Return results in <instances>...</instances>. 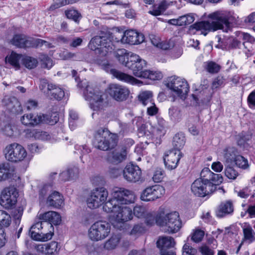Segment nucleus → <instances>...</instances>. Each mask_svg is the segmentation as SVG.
Instances as JSON below:
<instances>
[{
    "instance_id": "nucleus-48",
    "label": "nucleus",
    "mask_w": 255,
    "mask_h": 255,
    "mask_svg": "<svg viewBox=\"0 0 255 255\" xmlns=\"http://www.w3.org/2000/svg\"><path fill=\"white\" fill-rule=\"evenodd\" d=\"M75 2V0H58L53 2L49 7V9L54 10L65 5L73 3Z\"/></svg>"
},
{
    "instance_id": "nucleus-52",
    "label": "nucleus",
    "mask_w": 255,
    "mask_h": 255,
    "mask_svg": "<svg viewBox=\"0 0 255 255\" xmlns=\"http://www.w3.org/2000/svg\"><path fill=\"white\" fill-rule=\"evenodd\" d=\"M165 175L164 171L161 168L156 169L154 171L152 179L153 181L155 183H159L161 182Z\"/></svg>"
},
{
    "instance_id": "nucleus-6",
    "label": "nucleus",
    "mask_w": 255,
    "mask_h": 255,
    "mask_svg": "<svg viewBox=\"0 0 255 255\" xmlns=\"http://www.w3.org/2000/svg\"><path fill=\"white\" fill-rule=\"evenodd\" d=\"M78 86L85 89L83 92L84 97L86 100L89 102L91 109L95 111L102 109L104 98L102 91L94 89L86 81H82L78 84Z\"/></svg>"
},
{
    "instance_id": "nucleus-3",
    "label": "nucleus",
    "mask_w": 255,
    "mask_h": 255,
    "mask_svg": "<svg viewBox=\"0 0 255 255\" xmlns=\"http://www.w3.org/2000/svg\"><path fill=\"white\" fill-rule=\"evenodd\" d=\"M208 20L195 22L190 26L189 30L193 33L199 32L206 35L210 31L222 30L228 32L237 23L234 13L231 11L217 10L209 13Z\"/></svg>"
},
{
    "instance_id": "nucleus-49",
    "label": "nucleus",
    "mask_w": 255,
    "mask_h": 255,
    "mask_svg": "<svg viewBox=\"0 0 255 255\" xmlns=\"http://www.w3.org/2000/svg\"><path fill=\"white\" fill-rule=\"evenodd\" d=\"M235 163L239 167L244 169L249 167L247 159L241 155H238L235 160Z\"/></svg>"
},
{
    "instance_id": "nucleus-16",
    "label": "nucleus",
    "mask_w": 255,
    "mask_h": 255,
    "mask_svg": "<svg viewBox=\"0 0 255 255\" xmlns=\"http://www.w3.org/2000/svg\"><path fill=\"white\" fill-rule=\"evenodd\" d=\"M138 64L139 65L137 69L134 70L135 76L151 80H159L162 79L163 75L161 72L144 69L146 66V62L144 60L142 59Z\"/></svg>"
},
{
    "instance_id": "nucleus-8",
    "label": "nucleus",
    "mask_w": 255,
    "mask_h": 255,
    "mask_svg": "<svg viewBox=\"0 0 255 255\" xmlns=\"http://www.w3.org/2000/svg\"><path fill=\"white\" fill-rule=\"evenodd\" d=\"M111 230L110 223L106 221H98L91 226L88 230V236L92 241H102L109 236Z\"/></svg>"
},
{
    "instance_id": "nucleus-58",
    "label": "nucleus",
    "mask_w": 255,
    "mask_h": 255,
    "mask_svg": "<svg viewBox=\"0 0 255 255\" xmlns=\"http://www.w3.org/2000/svg\"><path fill=\"white\" fill-rule=\"evenodd\" d=\"M204 236V231L201 230H197L193 233L191 239L195 243H199L202 241Z\"/></svg>"
},
{
    "instance_id": "nucleus-12",
    "label": "nucleus",
    "mask_w": 255,
    "mask_h": 255,
    "mask_svg": "<svg viewBox=\"0 0 255 255\" xmlns=\"http://www.w3.org/2000/svg\"><path fill=\"white\" fill-rule=\"evenodd\" d=\"M5 158L11 162L23 160L27 156V152L20 144L13 143L7 145L3 150Z\"/></svg>"
},
{
    "instance_id": "nucleus-18",
    "label": "nucleus",
    "mask_w": 255,
    "mask_h": 255,
    "mask_svg": "<svg viewBox=\"0 0 255 255\" xmlns=\"http://www.w3.org/2000/svg\"><path fill=\"white\" fill-rule=\"evenodd\" d=\"M128 153V151L125 147H118L108 152L106 159L109 163L118 165L126 160Z\"/></svg>"
},
{
    "instance_id": "nucleus-40",
    "label": "nucleus",
    "mask_w": 255,
    "mask_h": 255,
    "mask_svg": "<svg viewBox=\"0 0 255 255\" xmlns=\"http://www.w3.org/2000/svg\"><path fill=\"white\" fill-rule=\"evenodd\" d=\"M242 36L244 40L243 45L245 52L251 51L252 48V44L255 42V38L247 33H242Z\"/></svg>"
},
{
    "instance_id": "nucleus-14",
    "label": "nucleus",
    "mask_w": 255,
    "mask_h": 255,
    "mask_svg": "<svg viewBox=\"0 0 255 255\" xmlns=\"http://www.w3.org/2000/svg\"><path fill=\"white\" fill-rule=\"evenodd\" d=\"M22 124L27 126H34L39 124L40 122H43L49 125H54L58 122L57 117H54L53 120H49L47 116H41V115H34L32 114H24L20 119Z\"/></svg>"
},
{
    "instance_id": "nucleus-34",
    "label": "nucleus",
    "mask_w": 255,
    "mask_h": 255,
    "mask_svg": "<svg viewBox=\"0 0 255 255\" xmlns=\"http://www.w3.org/2000/svg\"><path fill=\"white\" fill-rule=\"evenodd\" d=\"M63 202L61 195L57 191H54L50 194L47 200V203L49 206L55 208H59Z\"/></svg>"
},
{
    "instance_id": "nucleus-39",
    "label": "nucleus",
    "mask_w": 255,
    "mask_h": 255,
    "mask_svg": "<svg viewBox=\"0 0 255 255\" xmlns=\"http://www.w3.org/2000/svg\"><path fill=\"white\" fill-rule=\"evenodd\" d=\"M11 223L10 215L4 210H0V229L4 230L7 228Z\"/></svg>"
},
{
    "instance_id": "nucleus-10",
    "label": "nucleus",
    "mask_w": 255,
    "mask_h": 255,
    "mask_svg": "<svg viewBox=\"0 0 255 255\" xmlns=\"http://www.w3.org/2000/svg\"><path fill=\"white\" fill-rule=\"evenodd\" d=\"M116 58L125 67L130 69L134 75V70L138 68L137 64L142 60L138 55L132 52H127L125 49H120L115 54Z\"/></svg>"
},
{
    "instance_id": "nucleus-4",
    "label": "nucleus",
    "mask_w": 255,
    "mask_h": 255,
    "mask_svg": "<svg viewBox=\"0 0 255 255\" xmlns=\"http://www.w3.org/2000/svg\"><path fill=\"white\" fill-rule=\"evenodd\" d=\"M155 222L158 226L164 227L169 233H177L182 227L178 212L172 211L166 213L162 208H159L155 215Z\"/></svg>"
},
{
    "instance_id": "nucleus-62",
    "label": "nucleus",
    "mask_w": 255,
    "mask_h": 255,
    "mask_svg": "<svg viewBox=\"0 0 255 255\" xmlns=\"http://www.w3.org/2000/svg\"><path fill=\"white\" fill-rule=\"evenodd\" d=\"M147 106L148 107L147 108V113L148 115L153 116L158 113V109L156 107L154 102Z\"/></svg>"
},
{
    "instance_id": "nucleus-32",
    "label": "nucleus",
    "mask_w": 255,
    "mask_h": 255,
    "mask_svg": "<svg viewBox=\"0 0 255 255\" xmlns=\"http://www.w3.org/2000/svg\"><path fill=\"white\" fill-rule=\"evenodd\" d=\"M13 172V167L8 162L0 164V181L6 180L11 177Z\"/></svg>"
},
{
    "instance_id": "nucleus-53",
    "label": "nucleus",
    "mask_w": 255,
    "mask_h": 255,
    "mask_svg": "<svg viewBox=\"0 0 255 255\" xmlns=\"http://www.w3.org/2000/svg\"><path fill=\"white\" fill-rule=\"evenodd\" d=\"M206 69L210 73H215L219 72L220 66L213 62H209L206 65Z\"/></svg>"
},
{
    "instance_id": "nucleus-54",
    "label": "nucleus",
    "mask_w": 255,
    "mask_h": 255,
    "mask_svg": "<svg viewBox=\"0 0 255 255\" xmlns=\"http://www.w3.org/2000/svg\"><path fill=\"white\" fill-rule=\"evenodd\" d=\"M34 139L42 140H47L49 138V135L45 131L34 129Z\"/></svg>"
},
{
    "instance_id": "nucleus-60",
    "label": "nucleus",
    "mask_w": 255,
    "mask_h": 255,
    "mask_svg": "<svg viewBox=\"0 0 255 255\" xmlns=\"http://www.w3.org/2000/svg\"><path fill=\"white\" fill-rule=\"evenodd\" d=\"M225 79L222 76H219L216 77L212 83V89L218 88L224 85Z\"/></svg>"
},
{
    "instance_id": "nucleus-42",
    "label": "nucleus",
    "mask_w": 255,
    "mask_h": 255,
    "mask_svg": "<svg viewBox=\"0 0 255 255\" xmlns=\"http://www.w3.org/2000/svg\"><path fill=\"white\" fill-rule=\"evenodd\" d=\"M223 179L221 174H216L212 172L210 178H209L208 184L211 187L213 185V192L216 190L217 186L223 182Z\"/></svg>"
},
{
    "instance_id": "nucleus-57",
    "label": "nucleus",
    "mask_w": 255,
    "mask_h": 255,
    "mask_svg": "<svg viewBox=\"0 0 255 255\" xmlns=\"http://www.w3.org/2000/svg\"><path fill=\"white\" fill-rule=\"evenodd\" d=\"M225 174L227 177L231 179H235L238 175V172L232 167H227Z\"/></svg>"
},
{
    "instance_id": "nucleus-1",
    "label": "nucleus",
    "mask_w": 255,
    "mask_h": 255,
    "mask_svg": "<svg viewBox=\"0 0 255 255\" xmlns=\"http://www.w3.org/2000/svg\"><path fill=\"white\" fill-rule=\"evenodd\" d=\"M134 193L124 188L116 187L113 189L112 198L103 206L107 213H113L115 221L117 223L124 224L133 218L132 210L126 205L134 203Z\"/></svg>"
},
{
    "instance_id": "nucleus-5",
    "label": "nucleus",
    "mask_w": 255,
    "mask_h": 255,
    "mask_svg": "<svg viewBox=\"0 0 255 255\" xmlns=\"http://www.w3.org/2000/svg\"><path fill=\"white\" fill-rule=\"evenodd\" d=\"M118 136L107 128H100L94 134L93 143L97 148L106 151L114 148L117 144Z\"/></svg>"
},
{
    "instance_id": "nucleus-64",
    "label": "nucleus",
    "mask_w": 255,
    "mask_h": 255,
    "mask_svg": "<svg viewBox=\"0 0 255 255\" xmlns=\"http://www.w3.org/2000/svg\"><path fill=\"white\" fill-rule=\"evenodd\" d=\"M248 102L249 107L252 109H255V91H253L249 95Z\"/></svg>"
},
{
    "instance_id": "nucleus-33",
    "label": "nucleus",
    "mask_w": 255,
    "mask_h": 255,
    "mask_svg": "<svg viewBox=\"0 0 255 255\" xmlns=\"http://www.w3.org/2000/svg\"><path fill=\"white\" fill-rule=\"evenodd\" d=\"M78 174V168L76 166H72L69 167L67 170L61 173L59 177L61 180L66 181L77 178Z\"/></svg>"
},
{
    "instance_id": "nucleus-59",
    "label": "nucleus",
    "mask_w": 255,
    "mask_h": 255,
    "mask_svg": "<svg viewBox=\"0 0 255 255\" xmlns=\"http://www.w3.org/2000/svg\"><path fill=\"white\" fill-rule=\"evenodd\" d=\"M197 253L195 249L186 244L183 247L182 255H195Z\"/></svg>"
},
{
    "instance_id": "nucleus-28",
    "label": "nucleus",
    "mask_w": 255,
    "mask_h": 255,
    "mask_svg": "<svg viewBox=\"0 0 255 255\" xmlns=\"http://www.w3.org/2000/svg\"><path fill=\"white\" fill-rule=\"evenodd\" d=\"M203 83V85H201V89L203 91V94H202V92H200L199 95L197 96L195 94H192V95L193 99L197 104H199L200 102L203 103L208 102L211 98L210 93L209 92H207L208 82L204 81Z\"/></svg>"
},
{
    "instance_id": "nucleus-47",
    "label": "nucleus",
    "mask_w": 255,
    "mask_h": 255,
    "mask_svg": "<svg viewBox=\"0 0 255 255\" xmlns=\"http://www.w3.org/2000/svg\"><path fill=\"white\" fill-rule=\"evenodd\" d=\"M46 255H52L57 254L60 250V246L58 243L55 241L51 242L46 244Z\"/></svg>"
},
{
    "instance_id": "nucleus-23",
    "label": "nucleus",
    "mask_w": 255,
    "mask_h": 255,
    "mask_svg": "<svg viewBox=\"0 0 255 255\" xmlns=\"http://www.w3.org/2000/svg\"><path fill=\"white\" fill-rule=\"evenodd\" d=\"M242 228L243 236L241 243L237 249V253H238L244 243L250 244L255 242V232L253 229L251 225L248 223H245L242 226Z\"/></svg>"
},
{
    "instance_id": "nucleus-63",
    "label": "nucleus",
    "mask_w": 255,
    "mask_h": 255,
    "mask_svg": "<svg viewBox=\"0 0 255 255\" xmlns=\"http://www.w3.org/2000/svg\"><path fill=\"white\" fill-rule=\"evenodd\" d=\"M75 149L79 151V153L81 155L87 154L90 152L91 149L86 145L75 146Z\"/></svg>"
},
{
    "instance_id": "nucleus-20",
    "label": "nucleus",
    "mask_w": 255,
    "mask_h": 255,
    "mask_svg": "<svg viewBox=\"0 0 255 255\" xmlns=\"http://www.w3.org/2000/svg\"><path fill=\"white\" fill-rule=\"evenodd\" d=\"M110 95L117 101L126 100L129 94V90L126 87L116 84H111L109 87Z\"/></svg>"
},
{
    "instance_id": "nucleus-27",
    "label": "nucleus",
    "mask_w": 255,
    "mask_h": 255,
    "mask_svg": "<svg viewBox=\"0 0 255 255\" xmlns=\"http://www.w3.org/2000/svg\"><path fill=\"white\" fill-rule=\"evenodd\" d=\"M39 220L53 225H59L61 222V217L59 214L55 211H48L38 215Z\"/></svg>"
},
{
    "instance_id": "nucleus-30",
    "label": "nucleus",
    "mask_w": 255,
    "mask_h": 255,
    "mask_svg": "<svg viewBox=\"0 0 255 255\" xmlns=\"http://www.w3.org/2000/svg\"><path fill=\"white\" fill-rule=\"evenodd\" d=\"M121 237L119 234L113 235L109 239L103 244L104 250L110 251L116 249L119 246Z\"/></svg>"
},
{
    "instance_id": "nucleus-35",
    "label": "nucleus",
    "mask_w": 255,
    "mask_h": 255,
    "mask_svg": "<svg viewBox=\"0 0 255 255\" xmlns=\"http://www.w3.org/2000/svg\"><path fill=\"white\" fill-rule=\"evenodd\" d=\"M175 242L173 238L171 237H164L160 238L157 242V246L161 249H170L174 247Z\"/></svg>"
},
{
    "instance_id": "nucleus-19",
    "label": "nucleus",
    "mask_w": 255,
    "mask_h": 255,
    "mask_svg": "<svg viewBox=\"0 0 255 255\" xmlns=\"http://www.w3.org/2000/svg\"><path fill=\"white\" fill-rule=\"evenodd\" d=\"M122 172L124 179L128 182H136L141 177L140 168L133 164H128Z\"/></svg>"
},
{
    "instance_id": "nucleus-37",
    "label": "nucleus",
    "mask_w": 255,
    "mask_h": 255,
    "mask_svg": "<svg viewBox=\"0 0 255 255\" xmlns=\"http://www.w3.org/2000/svg\"><path fill=\"white\" fill-rule=\"evenodd\" d=\"M138 99L144 106H147L154 102L153 93L150 91H141L138 95Z\"/></svg>"
},
{
    "instance_id": "nucleus-25",
    "label": "nucleus",
    "mask_w": 255,
    "mask_h": 255,
    "mask_svg": "<svg viewBox=\"0 0 255 255\" xmlns=\"http://www.w3.org/2000/svg\"><path fill=\"white\" fill-rule=\"evenodd\" d=\"M234 210L233 203L231 200L222 202L218 206L216 210V215L218 218H223L228 215H232L234 212Z\"/></svg>"
},
{
    "instance_id": "nucleus-55",
    "label": "nucleus",
    "mask_w": 255,
    "mask_h": 255,
    "mask_svg": "<svg viewBox=\"0 0 255 255\" xmlns=\"http://www.w3.org/2000/svg\"><path fill=\"white\" fill-rule=\"evenodd\" d=\"M65 14L68 18L72 19L75 22L79 21L80 13L76 10L70 9L65 11Z\"/></svg>"
},
{
    "instance_id": "nucleus-22",
    "label": "nucleus",
    "mask_w": 255,
    "mask_h": 255,
    "mask_svg": "<svg viewBox=\"0 0 255 255\" xmlns=\"http://www.w3.org/2000/svg\"><path fill=\"white\" fill-rule=\"evenodd\" d=\"M121 41L123 43L138 44L144 41V36L133 30H127L124 32Z\"/></svg>"
},
{
    "instance_id": "nucleus-38",
    "label": "nucleus",
    "mask_w": 255,
    "mask_h": 255,
    "mask_svg": "<svg viewBox=\"0 0 255 255\" xmlns=\"http://www.w3.org/2000/svg\"><path fill=\"white\" fill-rule=\"evenodd\" d=\"M21 57V55L17 54L12 52L9 55L5 57V62L6 63H9L15 68V70H18L20 67L19 60Z\"/></svg>"
},
{
    "instance_id": "nucleus-13",
    "label": "nucleus",
    "mask_w": 255,
    "mask_h": 255,
    "mask_svg": "<svg viewBox=\"0 0 255 255\" xmlns=\"http://www.w3.org/2000/svg\"><path fill=\"white\" fill-rule=\"evenodd\" d=\"M18 196V192L15 187L10 186L5 188L1 193L0 204L5 209H11L16 203Z\"/></svg>"
},
{
    "instance_id": "nucleus-44",
    "label": "nucleus",
    "mask_w": 255,
    "mask_h": 255,
    "mask_svg": "<svg viewBox=\"0 0 255 255\" xmlns=\"http://www.w3.org/2000/svg\"><path fill=\"white\" fill-rule=\"evenodd\" d=\"M170 119L174 122H179L182 119L180 110L176 107H172L168 111Z\"/></svg>"
},
{
    "instance_id": "nucleus-17",
    "label": "nucleus",
    "mask_w": 255,
    "mask_h": 255,
    "mask_svg": "<svg viewBox=\"0 0 255 255\" xmlns=\"http://www.w3.org/2000/svg\"><path fill=\"white\" fill-rule=\"evenodd\" d=\"M206 180L202 179H197L191 185V191L196 196L205 197V196L213 193V186L211 187L208 186Z\"/></svg>"
},
{
    "instance_id": "nucleus-7",
    "label": "nucleus",
    "mask_w": 255,
    "mask_h": 255,
    "mask_svg": "<svg viewBox=\"0 0 255 255\" xmlns=\"http://www.w3.org/2000/svg\"><path fill=\"white\" fill-rule=\"evenodd\" d=\"M54 235V227L43 220L33 225L29 231V235L35 241L46 242Z\"/></svg>"
},
{
    "instance_id": "nucleus-50",
    "label": "nucleus",
    "mask_w": 255,
    "mask_h": 255,
    "mask_svg": "<svg viewBox=\"0 0 255 255\" xmlns=\"http://www.w3.org/2000/svg\"><path fill=\"white\" fill-rule=\"evenodd\" d=\"M166 122L163 119L158 120V127L156 128V132L159 136H163L165 133Z\"/></svg>"
},
{
    "instance_id": "nucleus-51",
    "label": "nucleus",
    "mask_w": 255,
    "mask_h": 255,
    "mask_svg": "<svg viewBox=\"0 0 255 255\" xmlns=\"http://www.w3.org/2000/svg\"><path fill=\"white\" fill-rule=\"evenodd\" d=\"M178 18L180 26L189 24L194 20V17L190 14L183 15L180 16Z\"/></svg>"
},
{
    "instance_id": "nucleus-26",
    "label": "nucleus",
    "mask_w": 255,
    "mask_h": 255,
    "mask_svg": "<svg viewBox=\"0 0 255 255\" xmlns=\"http://www.w3.org/2000/svg\"><path fill=\"white\" fill-rule=\"evenodd\" d=\"M2 102L7 110L14 114H18L22 112L21 104L15 97L5 98Z\"/></svg>"
},
{
    "instance_id": "nucleus-9",
    "label": "nucleus",
    "mask_w": 255,
    "mask_h": 255,
    "mask_svg": "<svg viewBox=\"0 0 255 255\" xmlns=\"http://www.w3.org/2000/svg\"><path fill=\"white\" fill-rule=\"evenodd\" d=\"M166 85L173 93L181 99H185L189 87L186 80L176 76H172L167 79Z\"/></svg>"
},
{
    "instance_id": "nucleus-29",
    "label": "nucleus",
    "mask_w": 255,
    "mask_h": 255,
    "mask_svg": "<svg viewBox=\"0 0 255 255\" xmlns=\"http://www.w3.org/2000/svg\"><path fill=\"white\" fill-rule=\"evenodd\" d=\"M12 45L19 48L30 47L29 38L24 34H16L11 40Z\"/></svg>"
},
{
    "instance_id": "nucleus-56",
    "label": "nucleus",
    "mask_w": 255,
    "mask_h": 255,
    "mask_svg": "<svg viewBox=\"0 0 255 255\" xmlns=\"http://www.w3.org/2000/svg\"><path fill=\"white\" fill-rule=\"evenodd\" d=\"M228 43H229V48L231 49H244L242 43L240 41L237 39H229L228 40Z\"/></svg>"
},
{
    "instance_id": "nucleus-36",
    "label": "nucleus",
    "mask_w": 255,
    "mask_h": 255,
    "mask_svg": "<svg viewBox=\"0 0 255 255\" xmlns=\"http://www.w3.org/2000/svg\"><path fill=\"white\" fill-rule=\"evenodd\" d=\"M238 153L237 149L233 146L226 147L223 150V156L227 163L235 161Z\"/></svg>"
},
{
    "instance_id": "nucleus-41",
    "label": "nucleus",
    "mask_w": 255,
    "mask_h": 255,
    "mask_svg": "<svg viewBox=\"0 0 255 255\" xmlns=\"http://www.w3.org/2000/svg\"><path fill=\"white\" fill-rule=\"evenodd\" d=\"M185 143V138L181 133H178L175 135L173 139V145L175 150H179L182 148Z\"/></svg>"
},
{
    "instance_id": "nucleus-24",
    "label": "nucleus",
    "mask_w": 255,
    "mask_h": 255,
    "mask_svg": "<svg viewBox=\"0 0 255 255\" xmlns=\"http://www.w3.org/2000/svg\"><path fill=\"white\" fill-rule=\"evenodd\" d=\"M138 218H144L147 224L152 225L155 221V215H153L151 213H148L145 207L142 206H136L133 208L132 214Z\"/></svg>"
},
{
    "instance_id": "nucleus-15",
    "label": "nucleus",
    "mask_w": 255,
    "mask_h": 255,
    "mask_svg": "<svg viewBox=\"0 0 255 255\" xmlns=\"http://www.w3.org/2000/svg\"><path fill=\"white\" fill-rule=\"evenodd\" d=\"M165 193L163 186L155 185L147 187L140 194V199L145 202L153 201L160 198Z\"/></svg>"
},
{
    "instance_id": "nucleus-21",
    "label": "nucleus",
    "mask_w": 255,
    "mask_h": 255,
    "mask_svg": "<svg viewBox=\"0 0 255 255\" xmlns=\"http://www.w3.org/2000/svg\"><path fill=\"white\" fill-rule=\"evenodd\" d=\"M181 157L182 153L179 150L172 149L167 151L164 157L166 167L169 170L176 168Z\"/></svg>"
},
{
    "instance_id": "nucleus-11",
    "label": "nucleus",
    "mask_w": 255,
    "mask_h": 255,
    "mask_svg": "<svg viewBox=\"0 0 255 255\" xmlns=\"http://www.w3.org/2000/svg\"><path fill=\"white\" fill-rule=\"evenodd\" d=\"M108 192L104 187H97L93 189L87 199L88 207L91 209L97 208L106 204L108 197Z\"/></svg>"
},
{
    "instance_id": "nucleus-2",
    "label": "nucleus",
    "mask_w": 255,
    "mask_h": 255,
    "mask_svg": "<svg viewBox=\"0 0 255 255\" xmlns=\"http://www.w3.org/2000/svg\"><path fill=\"white\" fill-rule=\"evenodd\" d=\"M88 46L92 50H97L103 58L98 57L95 60V63L100 66L102 69L110 73L119 80L132 85H139L142 82L133 76L112 68V65L105 57L115 49L110 39L101 36H96L90 40Z\"/></svg>"
},
{
    "instance_id": "nucleus-46",
    "label": "nucleus",
    "mask_w": 255,
    "mask_h": 255,
    "mask_svg": "<svg viewBox=\"0 0 255 255\" xmlns=\"http://www.w3.org/2000/svg\"><path fill=\"white\" fill-rule=\"evenodd\" d=\"M22 63L24 66L29 69L35 68L38 64L37 59L28 56H25L22 58Z\"/></svg>"
},
{
    "instance_id": "nucleus-31",
    "label": "nucleus",
    "mask_w": 255,
    "mask_h": 255,
    "mask_svg": "<svg viewBox=\"0 0 255 255\" xmlns=\"http://www.w3.org/2000/svg\"><path fill=\"white\" fill-rule=\"evenodd\" d=\"M48 89L49 92L47 97L51 99L61 100L65 96L63 89L56 85L50 84Z\"/></svg>"
},
{
    "instance_id": "nucleus-61",
    "label": "nucleus",
    "mask_w": 255,
    "mask_h": 255,
    "mask_svg": "<svg viewBox=\"0 0 255 255\" xmlns=\"http://www.w3.org/2000/svg\"><path fill=\"white\" fill-rule=\"evenodd\" d=\"M49 84L45 79H41L40 81L39 88L47 96L49 92Z\"/></svg>"
},
{
    "instance_id": "nucleus-45",
    "label": "nucleus",
    "mask_w": 255,
    "mask_h": 255,
    "mask_svg": "<svg viewBox=\"0 0 255 255\" xmlns=\"http://www.w3.org/2000/svg\"><path fill=\"white\" fill-rule=\"evenodd\" d=\"M168 3L165 0L162 1L158 5H155L149 13L153 15L157 16L163 13L168 7Z\"/></svg>"
},
{
    "instance_id": "nucleus-43",
    "label": "nucleus",
    "mask_w": 255,
    "mask_h": 255,
    "mask_svg": "<svg viewBox=\"0 0 255 255\" xmlns=\"http://www.w3.org/2000/svg\"><path fill=\"white\" fill-rule=\"evenodd\" d=\"M25 246L29 250L34 248L38 253L46 255V244H36L31 241H25Z\"/></svg>"
}]
</instances>
